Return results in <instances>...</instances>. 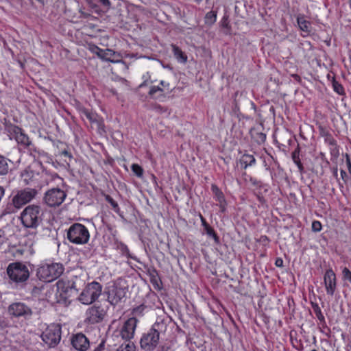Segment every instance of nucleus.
Here are the masks:
<instances>
[{
  "instance_id": "obj_47",
  "label": "nucleus",
  "mask_w": 351,
  "mask_h": 351,
  "mask_svg": "<svg viewBox=\"0 0 351 351\" xmlns=\"http://www.w3.org/2000/svg\"><path fill=\"white\" fill-rule=\"evenodd\" d=\"M99 1L105 8H106V9L110 8L111 3L109 0H99Z\"/></svg>"
},
{
  "instance_id": "obj_52",
  "label": "nucleus",
  "mask_w": 351,
  "mask_h": 351,
  "mask_svg": "<svg viewBox=\"0 0 351 351\" xmlns=\"http://www.w3.org/2000/svg\"><path fill=\"white\" fill-rule=\"evenodd\" d=\"M341 176L342 179L344 180L345 178L347 177V173L344 170L341 169Z\"/></svg>"
},
{
  "instance_id": "obj_41",
  "label": "nucleus",
  "mask_w": 351,
  "mask_h": 351,
  "mask_svg": "<svg viewBox=\"0 0 351 351\" xmlns=\"http://www.w3.org/2000/svg\"><path fill=\"white\" fill-rule=\"evenodd\" d=\"M152 108L160 113H162L164 112H166L167 110V109L165 107H162V106L160 105H158V104H153L152 105Z\"/></svg>"
},
{
  "instance_id": "obj_59",
  "label": "nucleus",
  "mask_w": 351,
  "mask_h": 351,
  "mask_svg": "<svg viewBox=\"0 0 351 351\" xmlns=\"http://www.w3.org/2000/svg\"><path fill=\"white\" fill-rule=\"evenodd\" d=\"M330 144L331 145H334L335 144V141L333 139H332L330 141Z\"/></svg>"
},
{
  "instance_id": "obj_43",
  "label": "nucleus",
  "mask_w": 351,
  "mask_h": 351,
  "mask_svg": "<svg viewBox=\"0 0 351 351\" xmlns=\"http://www.w3.org/2000/svg\"><path fill=\"white\" fill-rule=\"evenodd\" d=\"M292 159L293 161L300 159V148L298 146L292 153Z\"/></svg>"
},
{
  "instance_id": "obj_39",
  "label": "nucleus",
  "mask_w": 351,
  "mask_h": 351,
  "mask_svg": "<svg viewBox=\"0 0 351 351\" xmlns=\"http://www.w3.org/2000/svg\"><path fill=\"white\" fill-rule=\"evenodd\" d=\"M221 26L226 29H230V26L229 25V16L228 14H224L221 21Z\"/></svg>"
},
{
  "instance_id": "obj_16",
  "label": "nucleus",
  "mask_w": 351,
  "mask_h": 351,
  "mask_svg": "<svg viewBox=\"0 0 351 351\" xmlns=\"http://www.w3.org/2000/svg\"><path fill=\"white\" fill-rule=\"evenodd\" d=\"M72 346L79 351H86L89 347V341L82 333L75 335L71 340Z\"/></svg>"
},
{
  "instance_id": "obj_29",
  "label": "nucleus",
  "mask_w": 351,
  "mask_h": 351,
  "mask_svg": "<svg viewBox=\"0 0 351 351\" xmlns=\"http://www.w3.org/2000/svg\"><path fill=\"white\" fill-rule=\"evenodd\" d=\"M241 161L245 164V168H246L247 166H250L255 162V158L252 155L244 154Z\"/></svg>"
},
{
  "instance_id": "obj_36",
  "label": "nucleus",
  "mask_w": 351,
  "mask_h": 351,
  "mask_svg": "<svg viewBox=\"0 0 351 351\" xmlns=\"http://www.w3.org/2000/svg\"><path fill=\"white\" fill-rule=\"evenodd\" d=\"M30 156L34 160H37L41 165L40 158L45 156V154L44 153L40 154L39 152L34 150L30 152Z\"/></svg>"
},
{
  "instance_id": "obj_31",
  "label": "nucleus",
  "mask_w": 351,
  "mask_h": 351,
  "mask_svg": "<svg viewBox=\"0 0 351 351\" xmlns=\"http://www.w3.org/2000/svg\"><path fill=\"white\" fill-rule=\"evenodd\" d=\"M117 351H135V346L133 343L128 341L127 343L120 346Z\"/></svg>"
},
{
  "instance_id": "obj_1",
  "label": "nucleus",
  "mask_w": 351,
  "mask_h": 351,
  "mask_svg": "<svg viewBox=\"0 0 351 351\" xmlns=\"http://www.w3.org/2000/svg\"><path fill=\"white\" fill-rule=\"evenodd\" d=\"M165 324L162 322H156L152 327L141 339L140 344L143 350L153 351L158 344L160 333L165 331Z\"/></svg>"
},
{
  "instance_id": "obj_15",
  "label": "nucleus",
  "mask_w": 351,
  "mask_h": 351,
  "mask_svg": "<svg viewBox=\"0 0 351 351\" xmlns=\"http://www.w3.org/2000/svg\"><path fill=\"white\" fill-rule=\"evenodd\" d=\"M125 289L118 287H114L108 293V300L112 304L115 306L125 296Z\"/></svg>"
},
{
  "instance_id": "obj_25",
  "label": "nucleus",
  "mask_w": 351,
  "mask_h": 351,
  "mask_svg": "<svg viewBox=\"0 0 351 351\" xmlns=\"http://www.w3.org/2000/svg\"><path fill=\"white\" fill-rule=\"evenodd\" d=\"M298 24L300 28V29L305 32H309L310 29V22L306 21L304 17H298Z\"/></svg>"
},
{
  "instance_id": "obj_34",
  "label": "nucleus",
  "mask_w": 351,
  "mask_h": 351,
  "mask_svg": "<svg viewBox=\"0 0 351 351\" xmlns=\"http://www.w3.org/2000/svg\"><path fill=\"white\" fill-rule=\"evenodd\" d=\"M106 201L110 204V205L112 206V207L113 208V209L114 210L115 212H119V205L113 199V198L112 197H110V195H106Z\"/></svg>"
},
{
  "instance_id": "obj_30",
  "label": "nucleus",
  "mask_w": 351,
  "mask_h": 351,
  "mask_svg": "<svg viewBox=\"0 0 351 351\" xmlns=\"http://www.w3.org/2000/svg\"><path fill=\"white\" fill-rule=\"evenodd\" d=\"M205 230L206 234L214 239L215 242L216 243H219V238L215 233V230L213 228H211L208 224H205Z\"/></svg>"
},
{
  "instance_id": "obj_48",
  "label": "nucleus",
  "mask_w": 351,
  "mask_h": 351,
  "mask_svg": "<svg viewBox=\"0 0 351 351\" xmlns=\"http://www.w3.org/2000/svg\"><path fill=\"white\" fill-rule=\"evenodd\" d=\"M346 163L348 165L349 173L351 174V162L348 154H346Z\"/></svg>"
},
{
  "instance_id": "obj_13",
  "label": "nucleus",
  "mask_w": 351,
  "mask_h": 351,
  "mask_svg": "<svg viewBox=\"0 0 351 351\" xmlns=\"http://www.w3.org/2000/svg\"><path fill=\"white\" fill-rule=\"evenodd\" d=\"M56 285L59 291L65 293L69 297L76 294L77 292V289L73 281L62 279L57 282Z\"/></svg>"
},
{
  "instance_id": "obj_28",
  "label": "nucleus",
  "mask_w": 351,
  "mask_h": 351,
  "mask_svg": "<svg viewBox=\"0 0 351 351\" xmlns=\"http://www.w3.org/2000/svg\"><path fill=\"white\" fill-rule=\"evenodd\" d=\"M312 308L315 313L316 317L321 322H325L324 316L323 315L322 311L317 303L311 302Z\"/></svg>"
},
{
  "instance_id": "obj_42",
  "label": "nucleus",
  "mask_w": 351,
  "mask_h": 351,
  "mask_svg": "<svg viewBox=\"0 0 351 351\" xmlns=\"http://www.w3.org/2000/svg\"><path fill=\"white\" fill-rule=\"evenodd\" d=\"M158 91L162 92L163 90L159 86H152L150 88L149 91V95H151V96H153Z\"/></svg>"
},
{
  "instance_id": "obj_20",
  "label": "nucleus",
  "mask_w": 351,
  "mask_h": 351,
  "mask_svg": "<svg viewBox=\"0 0 351 351\" xmlns=\"http://www.w3.org/2000/svg\"><path fill=\"white\" fill-rule=\"evenodd\" d=\"M251 136L256 142L259 144L263 143L266 140V134L262 132L258 131L256 128L250 130Z\"/></svg>"
},
{
  "instance_id": "obj_63",
  "label": "nucleus",
  "mask_w": 351,
  "mask_h": 351,
  "mask_svg": "<svg viewBox=\"0 0 351 351\" xmlns=\"http://www.w3.org/2000/svg\"><path fill=\"white\" fill-rule=\"evenodd\" d=\"M160 84L163 86V85H164V82H163V81H161V82H160Z\"/></svg>"
},
{
  "instance_id": "obj_11",
  "label": "nucleus",
  "mask_w": 351,
  "mask_h": 351,
  "mask_svg": "<svg viewBox=\"0 0 351 351\" xmlns=\"http://www.w3.org/2000/svg\"><path fill=\"white\" fill-rule=\"evenodd\" d=\"M106 314V310L101 305L95 304L86 311V320L90 324L99 323L103 320Z\"/></svg>"
},
{
  "instance_id": "obj_37",
  "label": "nucleus",
  "mask_w": 351,
  "mask_h": 351,
  "mask_svg": "<svg viewBox=\"0 0 351 351\" xmlns=\"http://www.w3.org/2000/svg\"><path fill=\"white\" fill-rule=\"evenodd\" d=\"M343 279L351 283V271L347 267H344L342 270Z\"/></svg>"
},
{
  "instance_id": "obj_35",
  "label": "nucleus",
  "mask_w": 351,
  "mask_h": 351,
  "mask_svg": "<svg viewBox=\"0 0 351 351\" xmlns=\"http://www.w3.org/2000/svg\"><path fill=\"white\" fill-rule=\"evenodd\" d=\"M146 308V306L143 305V304H141L136 308H134L133 309V312L132 313L135 315V316H141L143 315V311Z\"/></svg>"
},
{
  "instance_id": "obj_5",
  "label": "nucleus",
  "mask_w": 351,
  "mask_h": 351,
  "mask_svg": "<svg viewBox=\"0 0 351 351\" xmlns=\"http://www.w3.org/2000/svg\"><path fill=\"white\" fill-rule=\"evenodd\" d=\"M89 237L88 229L81 223H75L67 230V239L75 244L87 243Z\"/></svg>"
},
{
  "instance_id": "obj_38",
  "label": "nucleus",
  "mask_w": 351,
  "mask_h": 351,
  "mask_svg": "<svg viewBox=\"0 0 351 351\" xmlns=\"http://www.w3.org/2000/svg\"><path fill=\"white\" fill-rule=\"evenodd\" d=\"M21 176L23 179L24 182L26 184H28L29 182V180H30L31 177L32 176V172H29V171L25 170L22 173Z\"/></svg>"
},
{
  "instance_id": "obj_51",
  "label": "nucleus",
  "mask_w": 351,
  "mask_h": 351,
  "mask_svg": "<svg viewBox=\"0 0 351 351\" xmlns=\"http://www.w3.org/2000/svg\"><path fill=\"white\" fill-rule=\"evenodd\" d=\"M3 232L0 230V245L5 241V237L2 235Z\"/></svg>"
},
{
  "instance_id": "obj_55",
  "label": "nucleus",
  "mask_w": 351,
  "mask_h": 351,
  "mask_svg": "<svg viewBox=\"0 0 351 351\" xmlns=\"http://www.w3.org/2000/svg\"><path fill=\"white\" fill-rule=\"evenodd\" d=\"M201 219H202V225L205 227V224H208V223L206 222V220L202 217H201Z\"/></svg>"
},
{
  "instance_id": "obj_8",
  "label": "nucleus",
  "mask_w": 351,
  "mask_h": 351,
  "mask_svg": "<svg viewBox=\"0 0 351 351\" xmlns=\"http://www.w3.org/2000/svg\"><path fill=\"white\" fill-rule=\"evenodd\" d=\"M37 193L38 191L32 188L18 191L12 199V204L16 208H20L33 199Z\"/></svg>"
},
{
  "instance_id": "obj_7",
  "label": "nucleus",
  "mask_w": 351,
  "mask_h": 351,
  "mask_svg": "<svg viewBox=\"0 0 351 351\" xmlns=\"http://www.w3.org/2000/svg\"><path fill=\"white\" fill-rule=\"evenodd\" d=\"M66 193L59 188H53L47 191L43 197L44 202L49 207H56L62 204Z\"/></svg>"
},
{
  "instance_id": "obj_49",
  "label": "nucleus",
  "mask_w": 351,
  "mask_h": 351,
  "mask_svg": "<svg viewBox=\"0 0 351 351\" xmlns=\"http://www.w3.org/2000/svg\"><path fill=\"white\" fill-rule=\"evenodd\" d=\"M62 154L65 156H67L69 158V159L71 160L72 158V155L66 150H64L62 152Z\"/></svg>"
},
{
  "instance_id": "obj_32",
  "label": "nucleus",
  "mask_w": 351,
  "mask_h": 351,
  "mask_svg": "<svg viewBox=\"0 0 351 351\" xmlns=\"http://www.w3.org/2000/svg\"><path fill=\"white\" fill-rule=\"evenodd\" d=\"M332 86H333L334 90L336 93H337L338 94H339V95L344 94V89H343V86H341V84L338 83L335 80H333V81H332Z\"/></svg>"
},
{
  "instance_id": "obj_60",
  "label": "nucleus",
  "mask_w": 351,
  "mask_h": 351,
  "mask_svg": "<svg viewBox=\"0 0 351 351\" xmlns=\"http://www.w3.org/2000/svg\"><path fill=\"white\" fill-rule=\"evenodd\" d=\"M91 6H92V8H96V7H97V5H95V4L91 5Z\"/></svg>"
},
{
  "instance_id": "obj_62",
  "label": "nucleus",
  "mask_w": 351,
  "mask_h": 351,
  "mask_svg": "<svg viewBox=\"0 0 351 351\" xmlns=\"http://www.w3.org/2000/svg\"><path fill=\"white\" fill-rule=\"evenodd\" d=\"M196 2L197 3H199L200 1H202V0H195Z\"/></svg>"
},
{
  "instance_id": "obj_33",
  "label": "nucleus",
  "mask_w": 351,
  "mask_h": 351,
  "mask_svg": "<svg viewBox=\"0 0 351 351\" xmlns=\"http://www.w3.org/2000/svg\"><path fill=\"white\" fill-rule=\"evenodd\" d=\"M132 170L136 176L140 178L143 176V170L138 165L133 164L132 165Z\"/></svg>"
},
{
  "instance_id": "obj_45",
  "label": "nucleus",
  "mask_w": 351,
  "mask_h": 351,
  "mask_svg": "<svg viewBox=\"0 0 351 351\" xmlns=\"http://www.w3.org/2000/svg\"><path fill=\"white\" fill-rule=\"evenodd\" d=\"M296 165L298 166L299 171L301 173L304 172V167L300 161V159H298L297 160L293 161Z\"/></svg>"
},
{
  "instance_id": "obj_54",
  "label": "nucleus",
  "mask_w": 351,
  "mask_h": 351,
  "mask_svg": "<svg viewBox=\"0 0 351 351\" xmlns=\"http://www.w3.org/2000/svg\"><path fill=\"white\" fill-rule=\"evenodd\" d=\"M80 12L81 13L82 16L85 19L89 16L88 14L84 12L82 10H80Z\"/></svg>"
},
{
  "instance_id": "obj_64",
  "label": "nucleus",
  "mask_w": 351,
  "mask_h": 351,
  "mask_svg": "<svg viewBox=\"0 0 351 351\" xmlns=\"http://www.w3.org/2000/svg\"><path fill=\"white\" fill-rule=\"evenodd\" d=\"M311 351H317V350H311Z\"/></svg>"
},
{
  "instance_id": "obj_57",
  "label": "nucleus",
  "mask_w": 351,
  "mask_h": 351,
  "mask_svg": "<svg viewBox=\"0 0 351 351\" xmlns=\"http://www.w3.org/2000/svg\"><path fill=\"white\" fill-rule=\"evenodd\" d=\"M19 63L20 64V66H21V68L24 67V64L22 62L19 61Z\"/></svg>"
},
{
  "instance_id": "obj_53",
  "label": "nucleus",
  "mask_w": 351,
  "mask_h": 351,
  "mask_svg": "<svg viewBox=\"0 0 351 351\" xmlns=\"http://www.w3.org/2000/svg\"><path fill=\"white\" fill-rule=\"evenodd\" d=\"M292 77H293L295 80H297L298 82H300V80H301L300 77L298 74H293V75H292Z\"/></svg>"
},
{
  "instance_id": "obj_23",
  "label": "nucleus",
  "mask_w": 351,
  "mask_h": 351,
  "mask_svg": "<svg viewBox=\"0 0 351 351\" xmlns=\"http://www.w3.org/2000/svg\"><path fill=\"white\" fill-rule=\"evenodd\" d=\"M117 249L119 250L122 255L126 256L128 258L132 259H136V258L130 253V250L126 245L122 242H118L117 243Z\"/></svg>"
},
{
  "instance_id": "obj_46",
  "label": "nucleus",
  "mask_w": 351,
  "mask_h": 351,
  "mask_svg": "<svg viewBox=\"0 0 351 351\" xmlns=\"http://www.w3.org/2000/svg\"><path fill=\"white\" fill-rule=\"evenodd\" d=\"M105 347V341H102L98 346L94 350V351H104Z\"/></svg>"
},
{
  "instance_id": "obj_21",
  "label": "nucleus",
  "mask_w": 351,
  "mask_h": 351,
  "mask_svg": "<svg viewBox=\"0 0 351 351\" xmlns=\"http://www.w3.org/2000/svg\"><path fill=\"white\" fill-rule=\"evenodd\" d=\"M11 161L3 156H0V175H5L10 169Z\"/></svg>"
},
{
  "instance_id": "obj_9",
  "label": "nucleus",
  "mask_w": 351,
  "mask_h": 351,
  "mask_svg": "<svg viewBox=\"0 0 351 351\" xmlns=\"http://www.w3.org/2000/svg\"><path fill=\"white\" fill-rule=\"evenodd\" d=\"M41 337L49 347H55L60 341L61 329L58 326H51L45 330Z\"/></svg>"
},
{
  "instance_id": "obj_58",
  "label": "nucleus",
  "mask_w": 351,
  "mask_h": 351,
  "mask_svg": "<svg viewBox=\"0 0 351 351\" xmlns=\"http://www.w3.org/2000/svg\"><path fill=\"white\" fill-rule=\"evenodd\" d=\"M250 104L252 106V108L255 109V104L253 102H251Z\"/></svg>"
},
{
  "instance_id": "obj_4",
  "label": "nucleus",
  "mask_w": 351,
  "mask_h": 351,
  "mask_svg": "<svg viewBox=\"0 0 351 351\" xmlns=\"http://www.w3.org/2000/svg\"><path fill=\"white\" fill-rule=\"evenodd\" d=\"M7 274L10 279L17 284L26 282L29 277L27 267L21 262L10 263L7 268Z\"/></svg>"
},
{
  "instance_id": "obj_17",
  "label": "nucleus",
  "mask_w": 351,
  "mask_h": 351,
  "mask_svg": "<svg viewBox=\"0 0 351 351\" xmlns=\"http://www.w3.org/2000/svg\"><path fill=\"white\" fill-rule=\"evenodd\" d=\"M13 138L17 141L18 143L28 146L30 145L29 137L25 134L22 130L15 125L12 128Z\"/></svg>"
},
{
  "instance_id": "obj_19",
  "label": "nucleus",
  "mask_w": 351,
  "mask_h": 351,
  "mask_svg": "<svg viewBox=\"0 0 351 351\" xmlns=\"http://www.w3.org/2000/svg\"><path fill=\"white\" fill-rule=\"evenodd\" d=\"M98 50H99V51L97 53V54L101 59H103L106 61L112 62H116L111 58L112 56L114 55V52L112 50L108 49H106V50H102L99 48H98Z\"/></svg>"
},
{
  "instance_id": "obj_56",
  "label": "nucleus",
  "mask_w": 351,
  "mask_h": 351,
  "mask_svg": "<svg viewBox=\"0 0 351 351\" xmlns=\"http://www.w3.org/2000/svg\"><path fill=\"white\" fill-rule=\"evenodd\" d=\"M334 176L335 178H337V168L334 170Z\"/></svg>"
},
{
  "instance_id": "obj_27",
  "label": "nucleus",
  "mask_w": 351,
  "mask_h": 351,
  "mask_svg": "<svg viewBox=\"0 0 351 351\" xmlns=\"http://www.w3.org/2000/svg\"><path fill=\"white\" fill-rule=\"evenodd\" d=\"M217 19V11H210L205 16V23L208 25H213Z\"/></svg>"
},
{
  "instance_id": "obj_14",
  "label": "nucleus",
  "mask_w": 351,
  "mask_h": 351,
  "mask_svg": "<svg viewBox=\"0 0 351 351\" xmlns=\"http://www.w3.org/2000/svg\"><path fill=\"white\" fill-rule=\"evenodd\" d=\"M324 284L328 294L333 295L336 289V275L332 269H328L324 277Z\"/></svg>"
},
{
  "instance_id": "obj_6",
  "label": "nucleus",
  "mask_w": 351,
  "mask_h": 351,
  "mask_svg": "<svg viewBox=\"0 0 351 351\" xmlns=\"http://www.w3.org/2000/svg\"><path fill=\"white\" fill-rule=\"evenodd\" d=\"M101 285L97 282L88 284L79 296V300L84 304H90L100 295Z\"/></svg>"
},
{
  "instance_id": "obj_3",
  "label": "nucleus",
  "mask_w": 351,
  "mask_h": 351,
  "mask_svg": "<svg viewBox=\"0 0 351 351\" xmlns=\"http://www.w3.org/2000/svg\"><path fill=\"white\" fill-rule=\"evenodd\" d=\"M63 271L64 267L62 264H44L38 267L36 276L40 280L49 282L60 277Z\"/></svg>"
},
{
  "instance_id": "obj_10",
  "label": "nucleus",
  "mask_w": 351,
  "mask_h": 351,
  "mask_svg": "<svg viewBox=\"0 0 351 351\" xmlns=\"http://www.w3.org/2000/svg\"><path fill=\"white\" fill-rule=\"evenodd\" d=\"M8 313L15 317L28 319L32 315V309L22 302H14L8 306Z\"/></svg>"
},
{
  "instance_id": "obj_18",
  "label": "nucleus",
  "mask_w": 351,
  "mask_h": 351,
  "mask_svg": "<svg viewBox=\"0 0 351 351\" xmlns=\"http://www.w3.org/2000/svg\"><path fill=\"white\" fill-rule=\"evenodd\" d=\"M147 274L149 276L150 282L156 287L160 288V285L162 283L161 280L159 277L158 271L154 267L148 268Z\"/></svg>"
},
{
  "instance_id": "obj_22",
  "label": "nucleus",
  "mask_w": 351,
  "mask_h": 351,
  "mask_svg": "<svg viewBox=\"0 0 351 351\" xmlns=\"http://www.w3.org/2000/svg\"><path fill=\"white\" fill-rule=\"evenodd\" d=\"M172 47L173 54L176 59L182 63H185L187 61V56L176 45H172Z\"/></svg>"
},
{
  "instance_id": "obj_50",
  "label": "nucleus",
  "mask_w": 351,
  "mask_h": 351,
  "mask_svg": "<svg viewBox=\"0 0 351 351\" xmlns=\"http://www.w3.org/2000/svg\"><path fill=\"white\" fill-rule=\"evenodd\" d=\"M282 263H283V261L282 259L280 258H278L276 261V265L277 267H281L282 266Z\"/></svg>"
},
{
  "instance_id": "obj_24",
  "label": "nucleus",
  "mask_w": 351,
  "mask_h": 351,
  "mask_svg": "<svg viewBox=\"0 0 351 351\" xmlns=\"http://www.w3.org/2000/svg\"><path fill=\"white\" fill-rule=\"evenodd\" d=\"M211 189L213 193L217 197V200L220 203L223 204L225 202V197L223 193L220 191V189L215 185L212 184Z\"/></svg>"
},
{
  "instance_id": "obj_26",
  "label": "nucleus",
  "mask_w": 351,
  "mask_h": 351,
  "mask_svg": "<svg viewBox=\"0 0 351 351\" xmlns=\"http://www.w3.org/2000/svg\"><path fill=\"white\" fill-rule=\"evenodd\" d=\"M84 114L86 119H88L92 123H96L98 125L99 128H102L104 125L97 120V117L92 112L87 110L84 112Z\"/></svg>"
},
{
  "instance_id": "obj_12",
  "label": "nucleus",
  "mask_w": 351,
  "mask_h": 351,
  "mask_svg": "<svg viewBox=\"0 0 351 351\" xmlns=\"http://www.w3.org/2000/svg\"><path fill=\"white\" fill-rule=\"evenodd\" d=\"M137 322L135 317H131L124 322L120 330V335L123 340L130 341L134 337Z\"/></svg>"
},
{
  "instance_id": "obj_61",
  "label": "nucleus",
  "mask_w": 351,
  "mask_h": 351,
  "mask_svg": "<svg viewBox=\"0 0 351 351\" xmlns=\"http://www.w3.org/2000/svg\"><path fill=\"white\" fill-rule=\"evenodd\" d=\"M221 204V208L222 209V210L223 211L224 210V207L222 206V204Z\"/></svg>"
},
{
  "instance_id": "obj_40",
  "label": "nucleus",
  "mask_w": 351,
  "mask_h": 351,
  "mask_svg": "<svg viewBox=\"0 0 351 351\" xmlns=\"http://www.w3.org/2000/svg\"><path fill=\"white\" fill-rule=\"evenodd\" d=\"M322 230V224L318 221H314L312 223V230L313 232H319Z\"/></svg>"
},
{
  "instance_id": "obj_44",
  "label": "nucleus",
  "mask_w": 351,
  "mask_h": 351,
  "mask_svg": "<svg viewBox=\"0 0 351 351\" xmlns=\"http://www.w3.org/2000/svg\"><path fill=\"white\" fill-rule=\"evenodd\" d=\"M8 326V322L5 319L0 317V329H3Z\"/></svg>"
},
{
  "instance_id": "obj_2",
  "label": "nucleus",
  "mask_w": 351,
  "mask_h": 351,
  "mask_svg": "<svg viewBox=\"0 0 351 351\" xmlns=\"http://www.w3.org/2000/svg\"><path fill=\"white\" fill-rule=\"evenodd\" d=\"M23 225L29 228H36L42 221L40 207L38 205L27 206L21 214Z\"/></svg>"
}]
</instances>
